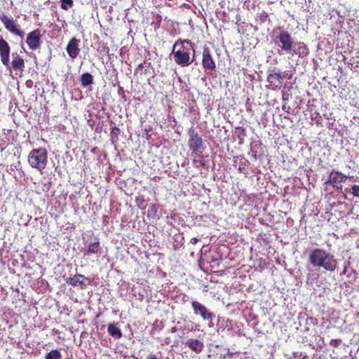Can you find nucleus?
I'll return each instance as SVG.
<instances>
[{
	"mask_svg": "<svg viewBox=\"0 0 359 359\" xmlns=\"http://www.w3.org/2000/svg\"><path fill=\"white\" fill-rule=\"evenodd\" d=\"M172 53L176 64L186 67L195 58V50L189 39H179L173 45Z\"/></svg>",
	"mask_w": 359,
	"mask_h": 359,
	"instance_id": "f257e3e1",
	"label": "nucleus"
},
{
	"mask_svg": "<svg viewBox=\"0 0 359 359\" xmlns=\"http://www.w3.org/2000/svg\"><path fill=\"white\" fill-rule=\"evenodd\" d=\"M310 264L318 268H323L328 271H334L337 267V261L334 256L322 248H315L309 254Z\"/></svg>",
	"mask_w": 359,
	"mask_h": 359,
	"instance_id": "f03ea898",
	"label": "nucleus"
},
{
	"mask_svg": "<svg viewBox=\"0 0 359 359\" xmlns=\"http://www.w3.org/2000/svg\"><path fill=\"white\" fill-rule=\"evenodd\" d=\"M280 32L276 36V43L278 46L284 52L288 53L293 50L294 42L290 34L287 31L278 27Z\"/></svg>",
	"mask_w": 359,
	"mask_h": 359,
	"instance_id": "7ed1b4c3",
	"label": "nucleus"
},
{
	"mask_svg": "<svg viewBox=\"0 0 359 359\" xmlns=\"http://www.w3.org/2000/svg\"><path fill=\"white\" fill-rule=\"evenodd\" d=\"M29 164L39 170H42L45 168V149H34L29 156Z\"/></svg>",
	"mask_w": 359,
	"mask_h": 359,
	"instance_id": "20e7f679",
	"label": "nucleus"
},
{
	"mask_svg": "<svg viewBox=\"0 0 359 359\" xmlns=\"http://www.w3.org/2000/svg\"><path fill=\"white\" fill-rule=\"evenodd\" d=\"M188 135V146L190 150L195 153L201 151V149H203V140L198 133L195 130L194 127H191L189 129Z\"/></svg>",
	"mask_w": 359,
	"mask_h": 359,
	"instance_id": "39448f33",
	"label": "nucleus"
},
{
	"mask_svg": "<svg viewBox=\"0 0 359 359\" xmlns=\"http://www.w3.org/2000/svg\"><path fill=\"white\" fill-rule=\"evenodd\" d=\"M348 179V176L342 174L339 171H332L329 175L325 184H331L338 192H342L343 186L342 182H344Z\"/></svg>",
	"mask_w": 359,
	"mask_h": 359,
	"instance_id": "423d86ee",
	"label": "nucleus"
},
{
	"mask_svg": "<svg viewBox=\"0 0 359 359\" xmlns=\"http://www.w3.org/2000/svg\"><path fill=\"white\" fill-rule=\"evenodd\" d=\"M64 280L73 287L86 286L91 285V280L81 274H76L74 277L63 276Z\"/></svg>",
	"mask_w": 359,
	"mask_h": 359,
	"instance_id": "0eeeda50",
	"label": "nucleus"
},
{
	"mask_svg": "<svg viewBox=\"0 0 359 359\" xmlns=\"http://www.w3.org/2000/svg\"><path fill=\"white\" fill-rule=\"evenodd\" d=\"M0 20L8 31L21 38L23 37L24 32L19 29L18 25L15 23L13 18H9L3 14L0 16Z\"/></svg>",
	"mask_w": 359,
	"mask_h": 359,
	"instance_id": "6e6552de",
	"label": "nucleus"
},
{
	"mask_svg": "<svg viewBox=\"0 0 359 359\" xmlns=\"http://www.w3.org/2000/svg\"><path fill=\"white\" fill-rule=\"evenodd\" d=\"M202 66L205 70L213 71L216 68V64L212 55L210 49L208 46L203 48Z\"/></svg>",
	"mask_w": 359,
	"mask_h": 359,
	"instance_id": "1a4fd4ad",
	"label": "nucleus"
},
{
	"mask_svg": "<svg viewBox=\"0 0 359 359\" xmlns=\"http://www.w3.org/2000/svg\"><path fill=\"white\" fill-rule=\"evenodd\" d=\"M191 306L196 315H199L203 320H212L214 315L204 305L197 301L191 302Z\"/></svg>",
	"mask_w": 359,
	"mask_h": 359,
	"instance_id": "9d476101",
	"label": "nucleus"
},
{
	"mask_svg": "<svg viewBox=\"0 0 359 359\" xmlns=\"http://www.w3.org/2000/svg\"><path fill=\"white\" fill-rule=\"evenodd\" d=\"M10 46L3 38L0 39V57L2 64L6 67H10Z\"/></svg>",
	"mask_w": 359,
	"mask_h": 359,
	"instance_id": "9b49d317",
	"label": "nucleus"
},
{
	"mask_svg": "<svg viewBox=\"0 0 359 359\" xmlns=\"http://www.w3.org/2000/svg\"><path fill=\"white\" fill-rule=\"evenodd\" d=\"M79 43V39L73 37L69 40L67 46V53L72 60L76 58L80 53Z\"/></svg>",
	"mask_w": 359,
	"mask_h": 359,
	"instance_id": "f8f14e48",
	"label": "nucleus"
},
{
	"mask_svg": "<svg viewBox=\"0 0 359 359\" xmlns=\"http://www.w3.org/2000/svg\"><path fill=\"white\" fill-rule=\"evenodd\" d=\"M41 34L38 29L28 34L26 42L32 50H36L39 47Z\"/></svg>",
	"mask_w": 359,
	"mask_h": 359,
	"instance_id": "ddd939ff",
	"label": "nucleus"
},
{
	"mask_svg": "<svg viewBox=\"0 0 359 359\" xmlns=\"http://www.w3.org/2000/svg\"><path fill=\"white\" fill-rule=\"evenodd\" d=\"M284 76L283 73L280 72H276L275 70H273L268 75L267 82L270 86H273V88H280L282 85V79Z\"/></svg>",
	"mask_w": 359,
	"mask_h": 359,
	"instance_id": "4468645a",
	"label": "nucleus"
},
{
	"mask_svg": "<svg viewBox=\"0 0 359 359\" xmlns=\"http://www.w3.org/2000/svg\"><path fill=\"white\" fill-rule=\"evenodd\" d=\"M309 48L304 42H298L294 44L292 55H297L299 57H305L309 54Z\"/></svg>",
	"mask_w": 359,
	"mask_h": 359,
	"instance_id": "2eb2a0df",
	"label": "nucleus"
},
{
	"mask_svg": "<svg viewBox=\"0 0 359 359\" xmlns=\"http://www.w3.org/2000/svg\"><path fill=\"white\" fill-rule=\"evenodd\" d=\"M186 344L188 347L193 351L199 353L202 351L203 348V344L198 339H190L187 342Z\"/></svg>",
	"mask_w": 359,
	"mask_h": 359,
	"instance_id": "dca6fc26",
	"label": "nucleus"
},
{
	"mask_svg": "<svg viewBox=\"0 0 359 359\" xmlns=\"http://www.w3.org/2000/svg\"><path fill=\"white\" fill-rule=\"evenodd\" d=\"M90 254H96L97 256L101 254V248L99 241L89 243L86 252L84 253V255H89Z\"/></svg>",
	"mask_w": 359,
	"mask_h": 359,
	"instance_id": "f3484780",
	"label": "nucleus"
},
{
	"mask_svg": "<svg viewBox=\"0 0 359 359\" xmlns=\"http://www.w3.org/2000/svg\"><path fill=\"white\" fill-rule=\"evenodd\" d=\"M248 163V161L243 156H238L233 157V166L237 167L241 172L245 170Z\"/></svg>",
	"mask_w": 359,
	"mask_h": 359,
	"instance_id": "a211bd4d",
	"label": "nucleus"
},
{
	"mask_svg": "<svg viewBox=\"0 0 359 359\" xmlns=\"http://www.w3.org/2000/svg\"><path fill=\"white\" fill-rule=\"evenodd\" d=\"M25 67V62L22 58H18L17 60H12V62H10V67H6L7 69L11 72V69H20L22 70Z\"/></svg>",
	"mask_w": 359,
	"mask_h": 359,
	"instance_id": "6ab92c4d",
	"label": "nucleus"
},
{
	"mask_svg": "<svg viewBox=\"0 0 359 359\" xmlns=\"http://www.w3.org/2000/svg\"><path fill=\"white\" fill-rule=\"evenodd\" d=\"M107 330L109 334L115 339H120L122 337V332L121 329L113 323H109L108 325Z\"/></svg>",
	"mask_w": 359,
	"mask_h": 359,
	"instance_id": "aec40b11",
	"label": "nucleus"
},
{
	"mask_svg": "<svg viewBox=\"0 0 359 359\" xmlns=\"http://www.w3.org/2000/svg\"><path fill=\"white\" fill-rule=\"evenodd\" d=\"M81 83L83 86H88L93 83V77L90 73H84L81 76Z\"/></svg>",
	"mask_w": 359,
	"mask_h": 359,
	"instance_id": "412c9836",
	"label": "nucleus"
},
{
	"mask_svg": "<svg viewBox=\"0 0 359 359\" xmlns=\"http://www.w3.org/2000/svg\"><path fill=\"white\" fill-rule=\"evenodd\" d=\"M120 134V130L118 128L114 126L111 129L110 136L111 140L113 143L117 142L118 140V135Z\"/></svg>",
	"mask_w": 359,
	"mask_h": 359,
	"instance_id": "4be33fe9",
	"label": "nucleus"
},
{
	"mask_svg": "<svg viewBox=\"0 0 359 359\" xmlns=\"http://www.w3.org/2000/svg\"><path fill=\"white\" fill-rule=\"evenodd\" d=\"M46 359H62V355L58 350H53L46 354Z\"/></svg>",
	"mask_w": 359,
	"mask_h": 359,
	"instance_id": "5701e85b",
	"label": "nucleus"
},
{
	"mask_svg": "<svg viewBox=\"0 0 359 359\" xmlns=\"http://www.w3.org/2000/svg\"><path fill=\"white\" fill-rule=\"evenodd\" d=\"M73 5V0H61V8L63 10H67L69 6Z\"/></svg>",
	"mask_w": 359,
	"mask_h": 359,
	"instance_id": "b1692460",
	"label": "nucleus"
},
{
	"mask_svg": "<svg viewBox=\"0 0 359 359\" xmlns=\"http://www.w3.org/2000/svg\"><path fill=\"white\" fill-rule=\"evenodd\" d=\"M352 194L354 196L359 198V185H353L352 187Z\"/></svg>",
	"mask_w": 359,
	"mask_h": 359,
	"instance_id": "393cba45",
	"label": "nucleus"
},
{
	"mask_svg": "<svg viewBox=\"0 0 359 359\" xmlns=\"http://www.w3.org/2000/svg\"><path fill=\"white\" fill-rule=\"evenodd\" d=\"M136 202L138 206L144 205L145 203V199L143 196H140L136 198Z\"/></svg>",
	"mask_w": 359,
	"mask_h": 359,
	"instance_id": "a878e982",
	"label": "nucleus"
},
{
	"mask_svg": "<svg viewBox=\"0 0 359 359\" xmlns=\"http://www.w3.org/2000/svg\"><path fill=\"white\" fill-rule=\"evenodd\" d=\"M341 344L340 339H331L330 341V344L333 347H338Z\"/></svg>",
	"mask_w": 359,
	"mask_h": 359,
	"instance_id": "bb28decb",
	"label": "nucleus"
},
{
	"mask_svg": "<svg viewBox=\"0 0 359 359\" xmlns=\"http://www.w3.org/2000/svg\"><path fill=\"white\" fill-rule=\"evenodd\" d=\"M100 52H103L105 54H108L109 52V48L106 44L102 43V49L100 50Z\"/></svg>",
	"mask_w": 359,
	"mask_h": 359,
	"instance_id": "cd10ccee",
	"label": "nucleus"
},
{
	"mask_svg": "<svg viewBox=\"0 0 359 359\" xmlns=\"http://www.w3.org/2000/svg\"><path fill=\"white\" fill-rule=\"evenodd\" d=\"M199 241V238L194 237L190 240V243H191L192 245H196Z\"/></svg>",
	"mask_w": 359,
	"mask_h": 359,
	"instance_id": "c85d7f7f",
	"label": "nucleus"
},
{
	"mask_svg": "<svg viewBox=\"0 0 359 359\" xmlns=\"http://www.w3.org/2000/svg\"><path fill=\"white\" fill-rule=\"evenodd\" d=\"M143 67V64H140L135 70V74H137L139 72V71H141Z\"/></svg>",
	"mask_w": 359,
	"mask_h": 359,
	"instance_id": "c756f323",
	"label": "nucleus"
},
{
	"mask_svg": "<svg viewBox=\"0 0 359 359\" xmlns=\"http://www.w3.org/2000/svg\"><path fill=\"white\" fill-rule=\"evenodd\" d=\"M118 94H119V95H123V97H124V96H125V95H124V90H123V87H121V86H119V87H118Z\"/></svg>",
	"mask_w": 359,
	"mask_h": 359,
	"instance_id": "7c9ffc66",
	"label": "nucleus"
},
{
	"mask_svg": "<svg viewBox=\"0 0 359 359\" xmlns=\"http://www.w3.org/2000/svg\"><path fill=\"white\" fill-rule=\"evenodd\" d=\"M18 58H21L18 53H13L12 54V60H17Z\"/></svg>",
	"mask_w": 359,
	"mask_h": 359,
	"instance_id": "2f4dec72",
	"label": "nucleus"
},
{
	"mask_svg": "<svg viewBox=\"0 0 359 359\" xmlns=\"http://www.w3.org/2000/svg\"><path fill=\"white\" fill-rule=\"evenodd\" d=\"M149 212L150 211H152L154 213H156V206L154 205H151L150 207V209L149 210Z\"/></svg>",
	"mask_w": 359,
	"mask_h": 359,
	"instance_id": "473e14b6",
	"label": "nucleus"
},
{
	"mask_svg": "<svg viewBox=\"0 0 359 359\" xmlns=\"http://www.w3.org/2000/svg\"><path fill=\"white\" fill-rule=\"evenodd\" d=\"M284 76H285L284 77H287L288 79H290L292 78L291 74H284Z\"/></svg>",
	"mask_w": 359,
	"mask_h": 359,
	"instance_id": "72a5a7b5",
	"label": "nucleus"
},
{
	"mask_svg": "<svg viewBox=\"0 0 359 359\" xmlns=\"http://www.w3.org/2000/svg\"><path fill=\"white\" fill-rule=\"evenodd\" d=\"M199 164H200V165H201V167H204V166H205V162H204L203 161H199Z\"/></svg>",
	"mask_w": 359,
	"mask_h": 359,
	"instance_id": "f704fd0d",
	"label": "nucleus"
},
{
	"mask_svg": "<svg viewBox=\"0 0 359 359\" xmlns=\"http://www.w3.org/2000/svg\"><path fill=\"white\" fill-rule=\"evenodd\" d=\"M350 163H354V161L353 160H350Z\"/></svg>",
	"mask_w": 359,
	"mask_h": 359,
	"instance_id": "c9c22d12",
	"label": "nucleus"
},
{
	"mask_svg": "<svg viewBox=\"0 0 359 359\" xmlns=\"http://www.w3.org/2000/svg\"><path fill=\"white\" fill-rule=\"evenodd\" d=\"M22 51H25V49L22 48V50H20V53H22Z\"/></svg>",
	"mask_w": 359,
	"mask_h": 359,
	"instance_id": "e433bc0d",
	"label": "nucleus"
},
{
	"mask_svg": "<svg viewBox=\"0 0 359 359\" xmlns=\"http://www.w3.org/2000/svg\"><path fill=\"white\" fill-rule=\"evenodd\" d=\"M283 110L285 109V105L283 107Z\"/></svg>",
	"mask_w": 359,
	"mask_h": 359,
	"instance_id": "4c0bfd02",
	"label": "nucleus"
},
{
	"mask_svg": "<svg viewBox=\"0 0 359 359\" xmlns=\"http://www.w3.org/2000/svg\"><path fill=\"white\" fill-rule=\"evenodd\" d=\"M302 359H305V358H302Z\"/></svg>",
	"mask_w": 359,
	"mask_h": 359,
	"instance_id": "58836bf2",
	"label": "nucleus"
},
{
	"mask_svg": "<svg viewBox=\"0 0 359 359\" xmlns=\"http://www.w3.org/2000/svg\"><path fill=\"white\" fill-rule=\"evenodd\" d=\"M302 359H305V358H302Z\"/></svg>",
	"mask_w": 359,
	"mask_h": 359,
	"instance_id": "ea45409f",
	"label": "nucleus"
}]
</instances>
